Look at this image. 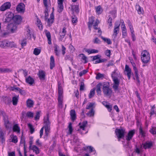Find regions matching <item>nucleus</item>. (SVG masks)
Listing matches in <instances>:
<instances>
[{
  "mask_svg": "<svg viewBox=\"0 0 156 156\" xmlns=\"http://www.w3.org/2000/svg\"><path fill=\"white\" fill-rule=\"evenodd\" d=\"M111 77L114 82V84L112 87L114 91L115 92H119V90L118 87L120 83V80L119 78H120L121 76L120 73L118 71L117 69H115L112 72Z\"/></svg>",
  "mask_w": 156,
  "mask_h": 156,
  "instance_id": "1",
  "label": "nucleus"
},
{
  "mask_svg": "<svg viewBox=\"0 0 156 156\" xmlns=\"http://www.w3.org/2000/svg\"><path fill=\"white\" fill-rule=\"evenodd\" d=\"M16 46V44L13 41H9L6 40L0 41V47L2 48H12Z\"/></svg>",
  "mask_w": 156,
  "mask_h": 156,
  "instance_id": "2",
  "label": "nucleus"
},
{
  "mask_svg": "<svg viewBox=\"0 0 156 156\" xmlns=\"http://www.w3.org/2000/svg\"><path fill=\"white\" fill-rule=\"evenodd\" d=\"M109 83L108 82L104 83L103 85V91L104 95L106 96L110 97L112 90L109 87Z\"/></svg>",
  "mask_w": 156,
  "mask_h": 156,
  "instance_id": "3",
  "label": "nucleus"
},
{
  "mask_svg": "<svg viewBox=\"0 0 156 156\" xmlns=\"http://www.w3.org/2000/svg\"><path fill=\"white\" fill-rule=\"evenodd\" d=\"M141 59L143 63H147L150 60V55L146 50H144L141 53Z\"/></svg>",
  "mask_w": 156,
  "mask_h": 156,
  "instance_id": "4",
  "label": "nucleus"
},
{
  "mask_svg": "<svg viewBox=\"0 0 156 156\" xmlns=\"http://www.w3.org/2000/svg\"><path fill=\"white\" fill-rule=\"evenodd\" d=\"M115 133L119 139V141H120V139L124 137L125 130L123 129H116L115 130Z\"/></svg>",
  "mask_w": 156,
  "mask_h": 156,
  "instance_id": "5",
  "label": "nucleus"
},
{
  "mask_svg": "<svg viewBox=\"0 0 156 156\" xmlns=\"http://www.w3.org/2000/svg\"><path fill=\"white\" fill-rule=\"evenodd\" d=\"M87 123V121H84L82 123H79V125H80V129H78L77 130L81 134H86L87 132L85 133L83 132V131L84 130L86 126Z\"/></svg>",
  "mask_w": 156,
  "mask_h": 156,
  "instance_id": "6",
  "label": "nucleus"
},
{
  "mask_svg": "<svg viewBox=\"0 0 156 156\" xmlns=\"http://www.w3.org/2000/svg\"><path fill=\"white\" fill-rule=\"evenodd\" d=\"M25 5L23 3H20L17 6L16 10L19 13H23L25 10Z\"/></svg>",
  "mask_w": 156,
  "mask_h": 156,
  "instance_id": "7",
  "label": "nucleus"
},
{
  "mask_svg": "<svg viewBox=\"0 0 156 156\" xmlns=\"http://www.w3.org/2000/svg\"><path fill=\"white\" fill-rule=\"evenodd\" d=\"M135 133V130L134 129L131 130L129 131L126 137V139L128 141H130L133 137Z\"/></svg>",
  "mask_w": 156,
  "mask_h": 156,
  "instance_id": "8",
  "label": "nucleus"
},
{
  "mask_svg": "<svg viewBox=\"0 0 156 156\" xmlns=\"http://www.w3.org/2000/svg\"><path fill=\"white\" fill-rule=\"evenodd\" d=\"M11 4L9 2H7L4 3L0 7V10L2 11H4L10 8Z\"/></svg>",
  "mask_w": 156,
  "mask_h": 156,
  "instance_id": "9",
  "label": "nucleus"
},
{
  "mask_svg": "<svg viewBox=\"0 0 156 156\" xmlns=\"http://www.w3.org/2000/svg\"><path fill=\"white\" fill-rule=\"evenodd\" d=\"M120 25V24L119 23H118V24H117L116 23H115V24L113 30V36L115 38L116 37L117 34H118L119 32Z\"/></svg>",
  "mask_w": 156,
  "mask_h": 156,
  "instance_id": "10",
  "label": "nucleus"
},
{
  "mask_svg": "<svg viewBox=\"0 0 156 156\" xmlns=\"http://www.w3.org/2000/svg\"><path fill=\"white\" fill-rule=\"evenodd\" d=\"M12 18L15 23L18 24L20 23L22 20V17L20 15H17L14 16Z\"/></svg>",
  "mask_w": 156,
  "mask_h": 156,
  "instance_id": "11",
  "label": "nucleus"
},
{
  "mask_svg": "<svg viewBox=\"0 0 156 156\" xmlns=\"http://www.w3.org/2000/svg\"><path fill=\"white\" fill-rule=\"evenodd\" d=\"M66 28L65 27H64L62 30H61L59 33V35L60 36L59 39L62 41L64 37L66 35Z\"/></svg>",
  "mask_w": 156,
  "mask_h": 156,
  "instance_id": "12",
  "label": "nucleus"
},
{
  "mask_svg": "<svg viewBox=\"0 0 156 156\" xmlns=\"http://www.w3.org/2000/svg\"><path fill=\"white\" fill-rule=\"evenodd\" d=\"M64 0H58V11L59 12H61L63 10V2Z\"/></svg>",
  "mask_w": 156,
  "mask_h": 156,
  "instance_id": "13",
  "label": "nucleus"
},
{
  "mask_svg": "<svg viewBox=\"0 0 156 156\" xmlns=\"http://www.w3.org/2000/svg\"><path fill=\"white\" fill-rule=\"evenodd\" d=\"M38 77L40 80H44L45 77V73L43 70H39L38 73Z\"/></svg>",
  "mask_w": 156,
  "mask_h": 156,
  "instance_id": "14",
  "label": "nucleus"
},
{
  "mask_svg": "<svg viewBox=\"0 0 156 156\" xmlns=\"http://www.w3.org/2000/svg\"><path fill=\"white\" fill-rule=\"evenodd\" d=\"M125 71L126 72V75L128 78V79H129L131 75V70L127 65H126L125 66Z\"/></svg>",
  "mask_w": 156,
  "mask_h": 156,
  "instance_id": "15",
  "label": "nucleus"
},
{
  "mask_svg": "<svg viewBox=\"0 0 156 156\" xmlns=\"http://www.w3.org/2000/svg\"><path fill=\"white\" fill-rule=\"evenodd\" d=\"M5 132H4L1 128H0V139L2 144L4 143L5 141Z\"/></svg>",
  "mask_w": 156,
  "mask_h": 156,
  "instance_id": "16",
  "label": "nucleus"
},
{
  "mask_svg": "<svg viewBox=\"0 0 156 156\" xmlns=\"http://www.w3.org/2000/svg\"><path fill=\"white\" fill-rule=\"evenodd\" d=\"M58 98H63L62 95L63 89L62 87L61 84L59 82L58 83Z\"/></svg>",
  "mask_w": 156,
  "mask_h": 156,
  "instance_id": "17",
  "label": "nucleus"
},
{
  "mask_svg": "<svg viewBox=\"0 0 156 156\" xmlns=\"http://www.w3.org/2000/svg\"><path fill=\"white\" fill-rule=\"evenodd\" d=\"M46 36L48 39V43L49 44H51V34L50 32L48 31L47 30H45L44 31Z\"/></svg>",
  "mask_w": 156,
  "mask_h": 156,
  "instance_id": "18",
  "label": "nucleus"
},
{
  "mask_svg": "<svg viewBox=\"0 0 156 156\" xmlns=\"http://www.w3.org/2000/svg\"><path fill=\"white\" fill-rule=\"evenodd\" d=\"M54 20V16L53 13H52L50 14V16L49 18L47 20L48 25L49 26H50L53 22Z\"/></svg>",
  "mask_w": 156,
  "mask_h": 156,
  "instance_id": "19",
  "label": "nucleus"
},
{
  "mask_svg": "<svg viewBox=\"0 0 156 156\" xmlns=\"http://www.w3.org/2000/svg\"><path fill=\"white\" fill-rule=\"evenodd\" d=\"M44 126H50L51 123L49 120L48 115H47V116L44 117Z\"/></svg>",
  "mask_w": 156,
  "mask_h": 156,
  "instance_id": "20",
  "label": "nucleus"
},
{
  "mask_svg": "<svg viewBox=\"0 0 156 156\" xmlns=\"http://www.w3.org/2000/svg\"><path fill=\"white\" fill-rule=\"evenodd\" d=\"M70 115L71 119L73 121H74L76 119V114L75 111L74 110L72 109L70 111Z\"/></svg>",
  "mask_w": 156,
  "mask_h": 156,
  "instance_id": "21",
  "label": "nucleus"
},
{
  "mask_svg": "<svg viewBox=\"0 0 156 156\" xmlns=\"http://www.w3.org/2000/svg\"><path fill=\"white\" fill-rule=\"evenodd\" d=\"M83 150L84 151H86L87 152H88L89 153H91L93 152H95V151L94 148L91 146H88L84 147H83Z\"/></svg>",
  "mask_w": 156,
  "mask_h": 156,
  "instance_id": "22",
  "label": "nucleus"
},
{
  "mask_svg": "<svg viewBox=\"0 0 156 156\" xmlns=\"http://www.w3.org/2000/svg\"><path fill=\"white\" fill-rule=\"evenodd\" d=\"M34 79L30 76L26 78V82L30 85H32L34 83Z\"/></svg>",
  "mask_w": 156,
  "mask_h": 156,
  "instance_id": "23",
  "label": "nucleus"
},
{
  "mask_svg": "<svg viewBox=\"0 0 156 156\" xmlns=\"http://www.w3.org/2000/svg\"><path fill=\"white\" fill-rule=\"evenodd\" d=\"M144 148L146 149L151 147L152 145V143L151 142H146L144 144H143Z\"/></svg>",
  "mask_w": 156,
  "mask_h": 156,
  "instance_id": "24",
  "label": "nucleus"
},
{
  "mask_svg": "<svg viewBox=\"0 0 156 156\" xmlns=\"http://www.w3.org/2000/svg\"><path fill=\"white\" fill-rule=\"evenodd\" d=\"M50 69H52L55 66L54 58L53 56H51L50 57Z\"/></svg>",
  "mask_w": 156,
  "mask_h": 156,
  "instance_id": "25",
  "label": "nucleus"
},
{
  "mask_svg": "<svg viewBox=\"0 0 156 156\" xmlns=\"http://www.w3.org/2000/svg\"><path fill=\"white\" fill-rule=\"evenodd\" d=\"M12 129L14 132H16L17 133H20V129L18 124H15L13 126Z\"/></svg>",
  "mask_w": 156,
  "mask_h": 156,
  "instance_id": "26",
  "label": "nucleus"
},
{
  "mask_svg": "<svg viewBox=\"0 0 156 156\" xmlns=\"http://www.w3.org/2000/svg\"><path fill=\"white\" fill-rule=\"evenodd\" d=\"M26 103L27 107L29 108L33 107L34 104L33 101L30 99L27 101Z\"/></svg>",
  "mask_w": 156,
  "mask_h": 156,
  "instance_id": "27",
  "label": "nucleus"
},
{
  "mask_svg": "<svg viewBox=\"0 0 156 156\" xmlns=\"http://www.w3.org/2000/svg\"><path fill=\"white\" fill-rule=\"evenodd\" d=\"M44 127L45 128V136L47 137L50 132V126H44Z\"/></svg>",
  "mask_w": 156,
  "mask_h": 156,
  "instance_id": "28",
  "label": "nucleus"
},
{
  "mask_svg": "<svg viewBox=\"0 0 156 156\" xmlns=\"http://www.w3.org/2000/svg\"><path fill=\"white\" fill-rule=\"evenodd\" d=\"M85 51L87 52L89 54L92 53H97L98 52V50L94 49H86L85 50Z\"/></svg>",
  "mask_w": 156,
  "mask_h": 156,
  "instance_id": "29",
  "label": "nucleus"
},
{
  "mask_svg": "<svg viewBox=\"0 0 156 156\" xmlns=\"http://www.w3.org/2000/svg\"><path fill=\"white\" fill-rule=\"evenodd\" d=\"M71 9L73 12H75L78 13L79 12V6L77 5H72L71 6Z\"/></svg>",
  "mask_w": 156,
  "mask_h": 156,
  "instance_id": "30",
  "label": "nucleus"
},
{
  "mask_svg": "<svg viewBox=\"0 0 156 156\" xmlns=\"http://www.w3.org/2000/svg\"><path fill=\"white\" fill-rule=\"evenodd\" d=\"M139 132L140 135L142 137H144L145 136L146 133L143 129V128L141 126H140L139 128Z\"/></svg>",
  "mask_w": 156,
  "mask_h": 156,
  "instance_id": "31",
  "label": "nucleus"
},
{
  "mask_svg": "<svg viewBox=\"0 0 156 156\" xmlns=\"http://www.w3.org/2000/svg\"><path fill=\"white\" fill-rule=\"evenodd\" d=\"M102 103L108 109L109 111H111L112 110V107L111 106L108 104V103L107 101H103Z\"/></svg>",
  "mask_w": 156,
  "mask_h": 156,
  "instance_id": "32",
  "label": "nucleus"
},
{
  "mask_svg": "<svg viewBox=\"0 0 156 156\" xmlns=\"http://www.w3.org/2000/svg\"><path fill=\"white\" fill-rule=\"evenodd\" d=\"M63 98H58V107L60 108H62L63 107L62 101Z\"/></svg>",
  "mask_w": 156,
  "mask_h": 156,
  "instance_id": "33",
  "label": "nucleus"
},
{
  "mask_svg": "<svg viewBox=\"0 0 156 156\" xmlns=\"http://www.w3.org/2000/svg\"><path fill=\"white\" fill-rule=\"evenodd\" d=\"M31 149L35 152L36 154H38L40 153V151L39 148L35 145H33L32 146Z\"/></svg>",
  "mask_w": 156,
  "mask_h": 156,
  "instance_id": "34",
  "label": "nucleus"
},
{
  "mask_svg": "<svg viewBox=\"0 0 156 156\" xmlns=\"http://www.w3.org/2000/svg\"><path fill=\"white\" fill-rule=\"evenodd\" d=\"M80 57H81V59L84 61V63H86L87 62V57L83 54H81L79 55Z\"/></svg>",
  "mask_w": 156,
  "mask_h": 156,
  "instance_id": "35",
  "label": "nucleus"
},
{
  "mask_svg": "<svg viewBox=\"0 0 156 156\" xmlns=\"http://www.w3.org/2000/svg\"><path fill=\"white\" fill-rule=\"evenodd\" d=\"M10 137L12 142L16 143L18 142L17 137L16 136L12 134L10 135Z\"/></svg>",
  "mask_w": 156,
  "mask_h": 156,
  "instance_id": "36",
  "label": "nucleus"
},
{
  "mask_svg": "<svg viewBox=\"0 0 156 156\" xmlns=\"http://www.w3.org/2000/svg\"><path fill=\"white\" fill-rule=\"evenodd\" d=\"M150 132L153 135L156 134V127L152 126L149 130Z\"/></svg>",
  "mask_w": 156,
  "mask_h": 156,
  "instance_id": "37",
  "label": "nucleus"
},
{
  "mask_svg": "<svg viewBox=\"0 0 156 156\" xmlns=\"http://www.w3.org/2000/svg\"><path fill=\"white\" fill-rule=\"evenodd\" d=\"M95 89L94 88L92 89H91L90 91V93L89 94V98H91L93 97L95 94Z\"/></svg>",
  "mask_w": 156,
  "mask_h": 156,
  "instance_id": "38",
  "label": "nucleus"
},
{
  "mask_svg": "<svg viewBox=\"0 0 156 156\" xmlns=\"http://www.w3.org/2000/svg\"><path fill=\"white\" fill-rule=\"evenodd\" d=\"M55 48V55L57 56H58L59 55V51L58 50L59 47L57 45H56L54 46Z\"/></svg>",
  "mask_w": 156,
  "mask_h": 156,
  "instance_id": "39",
  "label": "nucleus"
},
{
  "mask_svg": "<svg viewBox=\"0 0 156 156\" xmlns=\"http://www.w3.org/2000/svg\"><path fill=\"white\" fill-rule=\"evenodd\" d=\"M10 27H12V28L11 29V31L12 33H13L15 32V31L16 30L17 28V27L15 24H14L12 23L10 24Z\"/></svg>",
  "mask_w": 156,
  "mask_h": 156,
  "instance_id": "40",
  "label": "nucleus"
},
{
  "mask_svg": "<svg viewBox=\"0 0 156 156\" xmlns=\"http://www.w3.org/2000/svg\"><path fill=\"white\" fill-rule=\"evenodd\" d=\"M12 71L11 69L6 68L3 69L2 68H0V73H4V72H9Z\"/></svg>",
  "mask_w": 156,
  "mask_h": 156,
  "instance_id": "41",
  "label": "nucleus"
},
{
  "mask_svg": "<svg viewBox=\"0 0 156 156\" xmlns=\"http://www.w3.org/2000/svg\"><path fill=\"white\" fill-rule=\"evenodd\" d=\"M94 109L91 108L90 111L87 114V115L90 117H92L94 116Z\"/></svg>",
  "mask_w": 156,
  "mask_h": 156,
  "instance_id": "42",
  "label": "nucleus"
},
{
  "mask_svg": "<svg viewBox=\"0 0 156 156\" xmlns=\"http://www.w3.org/2000/svg\"><path fill=\"white\" fill-rule=\"evenodd\" d=\"M134 73L136 80L138 83H140V81L139 80V77L138 76V71L137 69L134 70Z\"/></svg>",
  "mask_w": 156,
  "mask_h": 156,
  "instance_id": "43",
  "label": "nucleus"
},
{
  "mask_svg": "<svg viewBox=\"0 0 156 156\" xmlns=\"http://www.w3.org/2000/svg\"><path fill=\"white\" fill-rule=\"evenodd\" d=\"M41 49H39L38 48H35L33 51V54L36 55H39L41 52Z\"/></svg>",
  "mask_w": 156,
  "mask_h": 156,
  "instance_id": "44",
  "label": "nucleus"
},
{
  "mask_svg": "<svg viewBox=\"0 0 156 156\" xmlns=\"http://www.w3.org/2000/svg\"><path fill=\"white\" fill-rule=\"evenodd\" d=\"M18 98L16 97H14L12 98V104L14 105H16L18 102Z\"/></svg>",
  "mask_w": 156,
  "mask_h": 156,
  "instance_id": "45",
  "label": "nucleus"
},
{
  "mask_svg": "<svg viewBox=\"0 0 156 156\" xmlns=\"http://www.w3.org/2000/svg\"><path fill=\"white\" fill-rule=\"evenodd\" d=\"M107 61V59H98L97 60H96L94 62V64H98L99 63H100L101 62H103Z\"/></svg>",
  "mask_w": 156,
  "mask_h": 156,
  "instance_id": "46",
  "label": "nucleus"
},
{
  "mask_svg": "<svg viewBox=\"0 0 156 156\" xmlns=\"http://www.w3.org/2000/svg\"><path fill=\"white\" fill-rule=\"evenodd\" d=\"M108 17L109 19L107 21V22L109 24L108 28H109L112 26V19L111 15H109Z\"/></svg>",
  "mask_w": 156,
  "mask_h": 156,
  "instance_id": "47",
  "label": "nucleus"
},
{
  "mask_svg": "<svg viewBox=\"0 0 156 156\" xmlns=\"http://www.w3.org/2000/svg\"><path fill=\"white\" fill-rule=\"evenodd\" d=\"M104 76V74L98 73L96 75V79L97 80H99L101 78H103Z\"/></svg>",
  "mask_w": 156,
  "mask_h": 156,
  "instance_id": "48",
  "label": "nucleus"
},
{
  "mask_svg": "<svg viewBox=\"0 0 156 156\" xmlns=\"http://www.w3.org/2000/svg\"><path fill=\"white\" fill-rule=\"evenodd\" d=\"M43 1L44 5L46 8L44 12V13H46V12H48V9H47V7H48L47 0H43Z\"/></svg>",
  "mask_w": 156,
  "mask_h": 156,
  "instance_id": "49",
  "label": "nucleus"
},
{
  "mask_svg": "<svg viewBox=\"0 0 156 156\" xmlns=\"http://www.w3.org/2000/svg\"><path fill=\"white\" fill-rule=\"evenodd\" d=\"M94 104L93 103H88L86 107L87 109H89L91 108L94 106Z\"/></svg>",
  "mask_w": 156,
  "mask_h": 156,
  "instance_id": "50",
  "label": "nucleus"
},
{
  "mask_svg": "<svg viewBox=\"0 0 156 156\" xmlns=\"http://www.w3.org/2000/svg\"><path fill=\"white\" fill-rule=\"evenodd\" d=\"M28 126L30 130V132L31 133H33L34 131V129L32 125L30 124H28Z\"/></svg>",
  "mask_w": 156,
  "mask_h": 156,
  "instance_id": "51",
  "label": "nucleus"
},
{
  "mask_svg": "<svg viewBox=\"0 0 156 156\" xmlns=\"http://www.w3.org/2000/svg\"><path fill=\"white\" fill-rule=\"evenodd\" d=\"M69 132L70 134H71L73 131V129L72 126V124L70 123L68 126Z\"/></svg>",
  "mask_w": 156,
  "mask_h": 156,
  "instance_id": "52",
  "label": "nucleus"
},
{
  "mask_svg": "<svg viewBox=\"0 0 156 156\" xmlns=\"http://www.w3.org/2000/svg\"><path fill=\"white\" fill-rule=\"evenodd\" d=\"M116 12L115 11H112L110 12V15H109L111 16V17H112L113 18H115L116 17Z\"/></svg>",
  "mask_w": 156,
  "mask_h": 156,
  "instance_id": "53",
  "label": "nucleus"
},
{
  "mask_svg": "<svg viewBox=\"0 0 156 156\" xmlns=\"http://www.w3.org/2000/svg\"><path fill=\"white\" fill-rule=\"evenodd\" d=\"M26 115L28 117L32 118L33 117L34 113L31 112H28L27 113Z\"/></svg>",
  "mask_w": 156,
  "mask_h": 156,
  "instance_id": "54",
  "label": "nucleus"
},
{
  "mask_svg": "<svg viewBox=\"0 0 156 156\" xmlns=\"http://www.w3.org/2000/svg\"><path fill=\"white\" fill-rule=\"evenodd\" d=\"M20 89V88L16 87V86H14L11 87V90L15 92L19 91Z\"/></svg>",
  "mask_w": 156,
  "mask_h": 156,
  "instance_id": "55",
  "label": "nucleus"
},
{
  "mask_svg": "<svg viewBox=\"0 0 156 156\" xmlns=\"http://www.w3.org/2000/svg\"><path fill=\"white\" fill-rule=\"evenodd\" d=\"M99 23V21L97 20L94 23V24L93 25L94 28L95 30H97L98 29V25Z\"/></svg>",
  "mask_w": 156,
  "mask_h": 156,
  "instance_id": "56",
  "label": "nucleus"
},
{
  "mask_svg": "<svg viewBox=\"0 0 156 156\" xmlns=\"http://www.w3.org/2000/svg\"><path fill=\"white\" fill-rule=\"evenodd\" d=\"M41 111H38L36 112V115L34 118V119L36 120H39L40 117V114Z\"/></svg>",
  "mask_w": 156,
  "mask_h": 156,
  "instance_id": "57",
  "label": "nucleus"
},
{
  "mask_svg": "<svg viewBox=\"0 0 156 156\" xmlns=\"http://www.w3.org/2000/svg\"><path fill=\"white\" fill-rule=\"evenodd\" d=\"M129 60L130 61V62L131 63L132 66H133V70L137 69L136 67V65L135 63L134 62L133 60L132 59H129Z\"/></svg>",
  "mask_w": 156,
  "mask_h": 156,
  "instance_id": "58",
  "label": "nucleus"
},
{
  "mask_svg": "<svg viewBox=\"0 0 156 156\" xmlns=\"http://www.w3.org/2000/svg\"><path fill=\"white\" fill-rule=\"evenodd\" d=\"M102 85V83H100L98 84L96 87V91L101 90V87Z\"/></svg>",
  "mask_w": 156,
  "mask_h": 156,
  "instance_id": "59",
  "label": "nucleus"
},
{
  "mask_svg": "<svg viewBox=\"0 0 156 156\" xmlns=\"http://www.w3.org/2000/svg\"><path fill=\"white\" fill-rule=\"evenodd\" d=\"M4 125L6 129H9L10 126V123L8 120H6L5 121Z\"/></svg>",
  "mask_w": 156,
  "mask_h": 156,
  "instance_id": "60",
  "label": "nucleus"
},
{
  "mask_svg": "<svg viewBox=\"0 0 156 156\" xmlns=\"http://www.w3.org/2000/svg\"><path fill=\"white\" fill-rule=\"evenodd\" d=\"M96 12L98 14H101L102 12L101 7L100 6H98L96 8Z\"/></svg>",
  "mask_w": 156,
  "mask_h": 156,
  "instance_id": "61",
  "label": "nucleus"
},
{
  "mask_svg": "<svg viewBox=\"0 0 156 156\" xmlns=\"http://www.w3.org/2000/svg\"><path fill=\"white\" fill-rule=\"evenodd\" d=\"M105 55L107 56L110 57L111 55V51L110 50H107L105 51Z\"/></svg>",
  "mask_w": 156,
  "mask_h": 156,
  "instance_id": "62",
  "label": "nucleus"
},
{
  "mask_svg": "<svg viewBox=\"0 0 156 156\" xmlns=\"http://www.w3.org/2000/svg\"><path fill=\"white\" fill-rule=\"evenodd\" d=\"M93 42L95 44H99L101 42L100 40L97 37H96L93 40Z\"/></svg>",
  "mask_w": 156,
  "mask_h": 156,
  "instance_id": "63",
  "label": "nucleus"
},
{
  "mask_svg": "<svg viewBox=\"0 0 156 156\" xmlns=\"http://www.w3.org/2000/svg\"><path fill=\"white\" fill-rule=\"evenodd\" d=\"M65 60H69L71 61H72L73 60V59L72 58L70 57L69 55H66L65 56Z\"/></svg>",
  "mask_w": 156,
  "mask_h": 156,
  "instance_id": "64",
  "label": "nucleus"
}]
</instances>
